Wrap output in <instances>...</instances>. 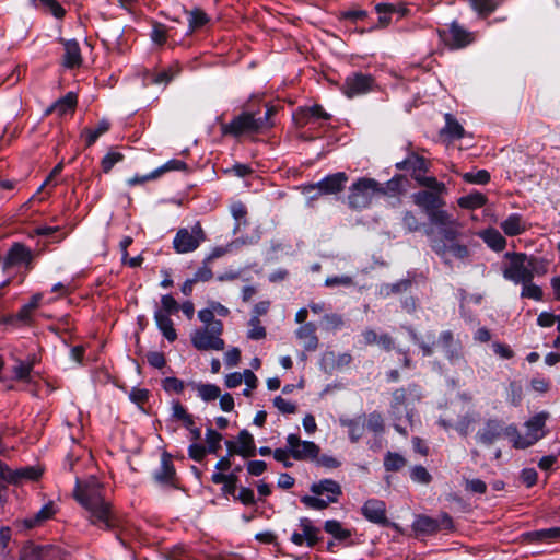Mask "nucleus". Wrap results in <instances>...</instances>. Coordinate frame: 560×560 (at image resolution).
Segmentation results:
<instances>
[{"label": "nucleus", "instance_id": "nucleus-1", "mask_svg": "<svg viewBox=\"0 0 560 560\" xmlns=\"http://www.w3.org/2000/svg\"><path fill=\"white\" fill-rule=\"evenodd\" d=\"M102 491V483L98 479L90 476L82 480L77 479L73 495L85 511L90 523L102 529H107L113 524V512Z\"/></svg>", "mask_w": 560, "mask_h": 560}, {"label": "nucleus", "instance_id": "nucleus-2", "mask_svg": "<svg viewBox=\"0 0 560 560\" xmlns=\"http://www.w3.org/2000/svg\"><path fill=\"white\" fill-rule=\"evenodd\" d=\"M504 258L509 262L502 268V276L514 284H522L548 272V260L545 258L515 252L505 253Z\"/></svg>", "mask_w": 560, "mask_h": 560}, {"label": "nucleus", "instance_id": "nucleus-3", "mask_svg": "<svg viewBox=\"0 0 560 560\" xmlns=\"http://www.w3.org/2000/svg\"><path fill=\"white\" fill-rule=\"evenodd\" d=\"M547 417L546 412H539L529 418L524 424L525 434H521L514 424H510L504 429V435L515 448L529 447L545 436Z\"/></svg>", "mask_w": 560, "mask_h": 560}, {"label": "nucleus", "instance_id": "nucleus-4", "mask_svg": "<svg viewBox=\"0 0 560 560\" xmlns=\"http://www.w3.org/2000/svg\"><path fill=\"white\" fill-rule=\"evenodd\" d=\"M311 492L313 495H304L301 502L313 510H324L329 504L338 502L342 495L341 486L332 479H322L312 483Z\"/></svg>", "mask_w": 560, "mask_h": 560}, {"label": "nucleus", "instance_id": "nucleus-5", "mask_svg": "<svg viewBox=\"0 0 560 560\" xmlns=\"http://www.w3.org/2000/svg\"><path fill=\"white\" fill-rule=\"evenodd\" d=\"M385 188L375 179L362 177L350 187L349 205L354 209H363L370 206L375 198L385 195Z\"/></svg>", "mask_w": 560, "mask_h": 560}, {"label": "nucleus", "instance_id": "nucleus-6", "mask_svg": "<svg viewBox=\"0 0 560 560\" xmlns=\"http://www.w3.org/2000/svg\"><path fill=\"white\" fill-rule=\"evenodd\" d=\"M222 322L213 323V326H202L190 332L191 345L199 351H222L225 342L222 339Z\"/></svg>", "mask_w": 560, "mask_h": 560}, {"label": "nucleus", "instance_id": "nucleus-7", "mask_svg": "<svg viewBox=\"0 0 560 560\" xmlns=\"http://www.w3.org/2000/svg\"><path fill=\"white\" fill-rule=\"evenodd\" d=\"M272 109H267L264 117L255 118L252 114L243 113L235 117L231 122L222 125V133L238 137L247 132L259 131L269 128L271 122L269 116Z\"/></svg>", "mask_w": 560, "mask_h": 560}, {"label": "nucleus", "instance_id": "nucleus-8", "mask_svg": "<svg viewBox=\"0 0 560 560\" xmlns=\"http://www.w3.org/2000/svg\"><path fill=\"white\" fill-rule=\"evenodd\" d=\"M206 241L205 231L199 222L190 229L182 228L173 240V248L177 254H187L196 250Z\"/></svg>", "mask_w": 560, "mask_h": 560}, {"label": "nucleus", "instance_id": "nucleus-9", "mask_svg": "<svg viewBox=\"0 0 560 560\" xmlns=\"http://www.w3.org/2000/svg\"><path fill=\"white\" fill-rule=\"evenodd\" d=\"M287 443L291 456L295 460L315 462L320 453L319 446L312 442L302 440L298 434L291 433L287 436Z\"/></svg>", "mask_w": 560, "mask_h": 560}, {"label": "nucleus", "instance_id": "nucleus-10", "mask_svg": "<svg viewBox=\"0 0 560 560\" xmlns=\"http://www.w3.org/2000/svg\"><path fill=\"white\" fill-rule=\"evenodd\" d=\"M374 86V79L371 75L357 72L346 78L342 92L348 98H352L373 91Z\"/></svg>", "mask_w": 560, "mask_h": 560}, {"label": "nucleus", "instance_id": "nucleus-11", "mask_svg": "<svg viewBox=\"0 0 560 560\" xmlns=\"http://www.w3.org/2000/svg\"><path fill=\"white\" fill-rule=\"evenodd\" d=\"M299 529L291 535V541L295 546L313 547L319 540L320 528L315 526L313 521L307 517H301Z\"/></svg>", "mask_w": 560, "mask_h": 560}, {"label": "nucleus", "instance_id": "nucleus-12", "mask_svg": "<svg viewBox=\"0 0 560 560\" xmlns=\"http://www.w3.org/2000/svg\"><path fill=\"white\" fill-rule=\"evenodd\" d=\"M429 220L432 224L443 229L442 233L444 238L454 241L459 229V222L453 218L447 211L435 208L428 213Z\"/></svg>", "mask_w": 560, "mask_h": 560}, {"label": "nucleus", "instance_id": "nucleus-13", "mask_svg": "<svg viewBox=\"0 0 560 560\" xmlns=\"http://www.w3.org/2000/svg\"><path fill=\"white\" fill-rule=\"evenodd\" d=\"M35 363V357L27 359L26 361L19 358L12 359V364L9 366V371L3 373V381H20L31 382L33 380V366Z\"/></svg>", "mask_w": 560, "mask_h": 560}, {"label": "nucleus", "instance_id": "nucleus-14", "mask_svg": "<svg viewBox=\"0 0 560 560\" xmlns=\"http://www.w3.org/2000/svg\"><path fill=\"white\" fill-rule=\"evenodd\" d=\"M394 404L392 406V412L396 420L395 429L401 433L407 434V431L401 428L400 421L402 418V413L405 412V417L407 421L412 425V412L411 409L408 408L407 398H406V392L405 389H397L393 394Z\"/></svg>", "mask_w": 560, "mask_h": 560}, {"label": "nucleus", "instance_id": "nucleus-15", "mask_svg": "<svg viewBox=\"0 0 560 560\" xmlns=\"http://www.w3.org/2000/svg\"><path fill=\"white\" fill-rule=\"evenodd\" d=\"M432 248L446 262H450L452 259H464L468 256V248L458 243L446 245L443 242H434Z\"/></svg>", "mask_w": 560, "mask_h": 560}, {"label": "nucleus", "instance_id": "nucleus-16", "mask_svg": "<svg viewBox=\"0 0 560 560\" xmlns=\"http://www.w3.org/2000/svg\"><path fill=\"white\" fill-rule=\"evenodd\" d=\"M362 514L364 517L376 524L386 523V505L383 501L377 499L368 500L362 506Z\"/></svg>", "mask_w": 560, "mask_h": 560}, {"label": "nucleus", "instance_id": "nucleus-17", "mask_svg": "<svg viewBox=\"0 0 560 560\" xmlns=\"http://www.w3.org/2000/svg\"><path fill=\"white\" fill-rule=\"evenodd\" d=\"M348 180V176L343 172H338L326 176L317 183L320 194L330 195L341 191Z\"/></svg>", "mask_w": 560, "mask_h": 560}, {"label": "nucleus", "instance_id": "nucleus-18", "mask_svg": "<svg viewBox=\"0 0 560 560\" xmlns=\"http://www.w3.org/2000/svg\"><path fill=\"white\" fill-rule=\"evenodd\" d=\"M500 228L506 236H517L528 230V223L520 213H511L500 223Z\"/></svg>", "mask_w": 560, "mask_h": 560}, {"label": "nucleus", "instance_id": "nucleus-19", "mask_svg": "<svg viewBox=\"0 0 560 560\" xmlns=\"http://www.w3.org/2000/svg\"><path fill=\"white\" fill-rule=\"evenodd\" d=\"M315 331L316 327L313 323H305L295 331L296 338L303 343L306 351H314L318 347V338Z\"/></svg>", "mask_w": 560, "mask_h": 560}, {"label": "nucleus", "instance_id": "nucleus-20", "mask_svg": "<svg viewBox=\"0 0 560 560\" xmlns=\"http://www.w3.org/2000/svg\"><path fill=\"white\" fill-rule=\"evenodd\" d=\"M339 422L342 427L348 429V434L352 442H357L364 434L365 427H366L365 415H361L354 419L340 417Z\"/></svg>", "mask_w": 560, "mask_h": 560}, {"label": "nucleus", "instance_id": "nucleus-21", "mask_svg": "<svg viewBox=\"0 0 560 560\" xmlns=\"http://www.w3.org/2000/svg\"><path fill=\"white\" fill-rule=\"evenodd\" d=\"M474 40L472 35L457 25L456 23H452L446 42L452 48H462L466 45L470 44Z\"/></svg>", "mask_w": 560, "mask_h": 560}, {"label": "nucleus", "instance_id": "nucleus-22", "mask_svg": "<svg viewBox=\"0 0 560 560\" xmlns=\"http://www.w3.org/2000/svg\"><path fill=\"white\" fill-rule=\"evenodd\" d=\"M502 432L504 433L501 422L495 419H490L485 423L483 428L478 431L476 438L481 443L490 444L500 438Z\"/></svg>", "mask_w": 560, "mask_h": 560}, {"label": "nucleus", "instance_id": "nucleus-23", "mask_svg": "<svg viewBox=\"0 0 560 560\" xmlns=\"http://www.w3.org/2000/svg\"><path fill=\"white\" fill-rule=\"evenodd\" d=\"M413 202L422 208L427 214L435 208L444 206V201L433 192L419 191L412 195Z\"/></svg>", "mask_w": 560, "mask_h": 560}, {"label": "nucleus", "instance_id": "nucleus-24", "mask_svg": "<svg viewBox=\"0 0 560 560\" xmlns=\"http://www.w3.org/2000/svg\"><path fill=\"white\" fill-rule=\"evenodd\" d=\"M478 235L494 252H502L506 247L505 237L497 229L482 230Z\"/></svg>", "mask_w": 560, "mask_h": 560}, {"label": "nucleus", "instance_id": "nucleus-25", "mask_svg": "<svg viewBox=\"0 0 560 560\" xmlns=\"http://www.w3.org/2000/svg\"><path fill=\"white\" fill-rule=\"evenodd\" d=\"M398 170L410 171L413 178L416 174H424L427 172L425 160L417 154H409L404 161L396 163Z\"/></svg>", "mask_w": 560, "mask_h": 560}, {"label": "nucleus", "instance_id": "nucleus-26", "mask_svg": "<svg viewBox=\"0 0 560 560\" xmlns=\"http://www.w3.org/2000/svg\"><path fill=\"white\" fill-rule=\"evenodd\" d=\"M32 254L28 248L21 244H15L8 252L5 257V265H27L31 261Z\"/></svg>", "mask_w": 560, "mask_h": 560}, {"label": "nucleus", "instance_id": "nucleus-27", "mask_svg": "<svg viewBox=\"0 0 560 560\" xmlns=\"http://www.w3.org/2000/svg\"><path fill=\"white\" fill-rule=\"evenodd\" d=\"M174 475L175 469L171 456L164 453L161 457L160 468L154 474V479L161 485H168L172 482Z\"/></svg>", "mask_w": 560, "mask_h": 560}, {"label": "nucleus", "instance_id": "nucleus-28", "mask_svg": "<svg viewBox=\"0 0 560 560\" xmlns=\"http://www.w3.org/2000/svg\"><path fill=\"white\" fill-rule=\"evenodd\" d=\"M234 452L244 457H249L255 454L256 447L254 443V438L247 430H242L238 433Z\"/></svg>", "mask_w": 560, "mask_h": 560}, {"label": "nucleus", "instance_id": "nucleus-29", "mask_svg": "<svg viewBox=\"0 0 560 560\" xmlns=\"http://www.w3.org/2000/svg\"><path fill=\"white\" fill-rule=\"evenodd\" d=\"M77 105V95L73 92H69L63 97L58 100L47 109V113L55 112L58 116H63L72 113Z\"/></svg>", "mask_w": 560, "mask_h": 560}, {"label": "nucleus", "instance_id": "nucleus-30", "mask_svg": "<svg viewBox=\"0 0 560 560\" xmlns=\"http://www.w3.org/2000/svg\"><path fill=\"white\" fill-rule=\"evenodd\" d=\"M154 320L160 331L168 341L173 342L176 340L177 332L173 326L171 317H168L167 314H163V312H154Z\"/></svg>", "mask_w": 560, "mask_h": 560}, {"label": "nucleus", "instance_id": "nucleus-31", "mask_svg": "<svg viewBox=\"0 0 560 560\" xmlns=\"http://www.w3.org/2000/svg\"><path fill=\"white\" fill-rule=\"evenodd\" d=\"M81 63V54L79 44L75 40L65 43L63 65L68 68L77 67Z\"/></svg>", "mask_w": 560, "mask_h": 560}, {"label": "nucleus", "instance_id": "nucleus-32", "mask_svg": "<svg viewBox=\"0 0 560 560\" xmlns=\"http://www.w3.org/2000/svg\"><path fill=\"white\" fill-rule=\"evenodd\" d=\"M442 135L448 139H460L465 135L463 126L451 115H445V127L442 129Z\"/></svg>", "mask_w": 560, "mask_h": 560}, {"label": "nucleus", "instance_id": "nucleus-33", "mask_svg": "<svg viewBox=\"0 0 560 560\" xmlns=\"http://www.w3.org/2000/svg\"><path fill=\"white\" fill-rule=\"evenodd\" d=\"M324 529L327 534L337 540H346L351 536V530L343 527L337 520H328L324 524Z\"/></svg>", "mask_w": 560, "mask_h": 560}, {"label": "nucleus", "instance_id": "nucleus-34", "mask_svg": "<svg viewBox=\"0 0 560 560\" xmlns=\"http://www.w3.org/2000/svg\"><path fill=\"white\" fill-rule=\"evenodd\" d=\"M412 528L420 534H432L439 529V523L432 517L420 515L413 521Z\"/></svg>", "mask_w": 560, "mask_h": 560}, {"label": "nucleus", "instance_id": "nucleus-35", "mask_svg": "<svg viewBox=\"0 0 560 560\" xmlns=\"http://www.w3.org/2000/svg\"><path fill=\"white\" fill-rule=\"evenodd\" d=\"M458 206L464 209H477L486 205L487 197L478 191L463 196L458 199Z\"/></svg>", "mask_w": 560, "mask_h": 560}, {"label": "nucleus", "instance_id": "nucleus-36", "mask_svg": "<svg viewBox=\"0 0 560 560\" xmlns=\"http://www.w3.org/2000/svg\"><path fill=\"white\" fill-rule=\"evenodd\" d=\"M42 472L43 470L37 467H25L15 471L11 470L12 479L9 480V483H18L23 479L36 480L42 476Z\"/></svg>", "mask_w": 560, "mask_h": 560}, {"label": "nucleus", "instance_id": "nucleus-37", "mask_svg": "<svg viewBox=\"0 0 560 560\" xmlns=\"http://www.w3.org/2000/svg\"><path fill=\"white\" fill-rule=\"evenodd\" d=\"M195 388L201 400L209 402L220 397V387L215 384H196Z\"/></svg>", "mask_w": 560, "mask_h": 560}, {"label": "nucleus", "instance_id": "nucleus-38", "mask_svg": "<svg viewBox=\"0 0 560 560\" xmlns=\"http://www.w3.org/2000/svg\"><path fill=\"white\" fill-rule=\"evenodd\" d=\"M187 165L182 160L172 159L164 163L162 166L153 171L151 174L147 175V178H156L159 175L165 172L171 171H184L186 170Z\"/></svg>", "mask_w": 560, "mask_h": 560}, {"label": "nucleus", "instance_id": "nucleus-39", "mask_svg": "<svg viewBox=\"0 0 560 560\" xmlns=\"http://www.w3.org/2000/svg\"><path fill=\"white\" fill-rule=\"evenodd\" d=\"M172 417L178 421L183 422V425L185 428H190L194 424V418L191 415L187 412V410L184 408V406L178 402L174 401L172 404Z\"/></svg>", "mask_w": 560, "mask_h": 560}, {"label": "nucleus", "instance_id": "nucleus-40", "mask_svg": "<svg viewBox=\"0 0 560 560\" xmlns=\"http://www.w3.org/2000/svg\"><path fill=\"white\" fill-rule=\"evenodd\" d=\"M296 115H301L304 124H310L313 118L328 119L329 115L323 110L319 105L300 108Z\"/></svg>", "mask_w": 560, "mask_h": 560}, {"label": "nucleus", "instance_id": "nucleus-41", "mask_svg": "<svg viewBox=\"0 0 560 560\" xmlns=\"http://www.w3.org/2000/svg\"><path fill=\"white\" fill-rule=\"evenodd\" d=\"M521 296L534 301H541L542 289L538 284L534 283L533 280H527L526 282L522 283Z\"/></svg>", "mask_w": 560, "mask_h": 560}, {"label": "nucleus", "instance_id": "nucleus-42", "mask_svg": "<svg viewBox=\"0 0 560 560\" xmlns=\"http://www.w3.org/2000/svg\"><path fill=\"white\" fill-rule=\"evenodd\" d=\"M109 129V121L102 119L94 129L84 131L86 144L92 145L100 136L105 133Z\"/></svg>", "mask_w": 560, "mask_h": 560}, {"label": "nucleus", "instance_id": "nucleus-43", "mask_svg": "<svg viewBox=\"0 0 560 560\" xmlns=\"http://www.w3.org/2000/svg\"><path fill=\"white\" fill-rule=\"evenodd\" d=\"M375 10L380 14L378 24L376 26L372 27V30H374L376 27H386L387 25H389V23L392 21L390 14L394 11V7L392 4H387V3H378L375 7Z\"/></svg>", "mask_w": 560, "mask_h": 560}, {"label": "nucleus", "instance_id": "nucleus-44", "mask_svg": "<svg viewBox=\"0 0 560 560\" xmlns=\"http://www.w3.org/2000/svg\"><path fill=\"white\" fill-rule=\"evenodd\" d=\"M463 179L469 184L485 185L490 180V174L486 170L467 172L462 175Z\"/></svg>", "mask_w": 560, "mask_h": 560}, {"label": "nucleus", "instance_id": "nucleus-45", "mask_svg": "<svg viewBox=\"0 0 560 560\" xmlns=\"http://www.w3.org/2000/svg\"><path fill=\"white\" fill-rule=\"evenodd\" d=\"M406 464L405 458L397 453L388 452L384 458V467L388 471H395L404 467Z\"/></svg>", "mask_w": 560, "mask_h": 560}, {"label": "nucleus", "instance_id": "nucleus-46", "mask_svg": "<svg viewBox=\"0 0 560 560\" xmlns=\"http://www.w3.org/2000/svg\"><path fill=\"white\" fill-rule=\"evenodd\" d=\"M248 324L250 328L247 331V337L249 339L260 340L266 337V329L260 325V320L257 316H252Z\"/></svg>", "mask_w": 560, "mask_h": 560}, {"label": "nucleus", "instance_id": "nucleus-47", "mask_svg": "<svg viewBox=\"0 0 560 560\" xmlns=\"http://www.w3.org/2000/svg\"><path fill=\"white\" fill-rule=\"evenodd\" d=\"M416 180L427 188L433 189L435 192H443L445 185L439 182L435 177L425 176L424 174H416Z\"/></svg>", "mask_w": 560, "mask_h": 560}, {"label": "nucleus", "instance_id": "nucleus-48", "mask_svg": "<svg viewBox=\"0 0 560 560\" xmlns=\"http://www.w3.org/2000/svg\"><path fill=\"white\" fill-rule=\"evenodd\" d=\"M33 2L48 10L57 19L62 18L65 14V10L56 0H33Z\"/></svg>", "mask_w": 560, "mask_h": 560}, {"label": "nucleus", "instance_id": "nucleus-49", "mask_svg": "<svg viewBox=\"0 0 560 560\" xmlns=\"http://www.w3.org/2000/svg\"><path fill=\"white\" fill-rule=\"evenodd\" d=\"M47 550L44 547L25 548L20 560H48Z\"/></svg>", "mask_w": 560, "mask_h": 560}, {"label": "nucleus", "instance_id": "nucleus-50", "mask_svg": "<svg viewBox=\"0 0 560 560\" xmlns=\"http://www.w3.org/2000/svg\"><path fill=\"white\" fill-rule=\"evenodd\" d=\"M222 435L213 429H207L206 431V442L208 452L217 453V451L221 447Z\"/></svg>", "mask_w": 560, "mask_h": 560}, {"label": "nucleus", "instance_id": "nucleus-51", "mask_svg": "<svg viewBox=\"0 0 560 560\" xmlns=\"http://www.w3.org/2000/svg\"><path fill=\"white\" fill-rule=\"evenodd\" d=\"M177 301L170 294L162 295L161 298V308L155 312H163V314H167L170 317L171 314L175 313L178 310Z\"/></svg>", "mask_w": 560, "mask_h": 560}, {"label": "nucleus", "instance_id": "nucleus-52", "mask_svg": "<svg viewBox=\"0 0 560 560\" xmlns=\"http://www.w3.org/2000/svg\"><path fill=\"white\" fill-rule=\"evenodd\" d=\"M56 513V508L52 502H48L36 513L35 520H31L28 526H33L34 523L44 522L52 517Z\"/></svg>", "mask_w": 560, "mask_h": 560}, {"label": "nucleus", "instance_id": "nucleus-53", "mask_svg": "<svg viewBox=\"0 0 560 560\" xmlns=\"http://www.w3.org/2000/svg\"><path fill=\"white\" fill-rule=\"evenodd\" d=\"M273 406L283 415H290L296 411L295 404L283 398L282 396H276L273 398Z\"/></svg>", "mask_w": 560, "mask_h": 560}, {"label": "nucleus", "instance_id": "nucleus-54", "mask_svg": "<svg viewBox=\"0 0 560 560\" xmlns=\"http://www.w3.org/2000/svg\"><path fill=\"white\" fill-rule=\"evenodd\" d=\"M208 21V18L205 12L201 10L195 9L189 13V30L194 31L202 25H205Z\"/></svg>", "mask_w": 560, "mask_h": 560}, {"label": "nucleus", "instance_id": "nucleus-55", "mask_svg": "<svg viewBox=\"0 0 560 560\" xmlns=\"http://www.w3.org/2000/svg\"><path fill=\"white\" fill-rule=\"evenodd\" d=\"M410 478L415 482L429 483L431 480V475L428 472V470L423 466H415L410 470Z\"/></svg>", "mask_w": 560, "mask_h": 560}, {"label": "nucleus", "instance_id": "nucleus-56", "mask_svg": "<svg viewBox=\"0 0 560 560\" xmlns=\"http://www.w3.org/2000/svg\"><path fill=\"white\" fill-rule=\"evenodd\" d=\"M469 2L474 10L479 13H490L497 7V3L493 0H469Z\"/></svg>", "mask_w": 560, "mask_h": 560}, {"label": "nucleus", "instance_id": "nucleus-57", "mask_svg": "<svg viewBox=\"0 0 560 560\" xmlns=\"http://www.w3.org/2000/svg\"><path fill=\"white\" fill-rule=\"evenodd\" d=\"M40 300H42V294L37 293V294L33 295L31 301L21 308V311L19 313L20 318L23 320L27 319L30 317L32 311L39 305Z\"/></svg>", "mask_w": 560, "mask_h": 560}, {"label": "nucleus", "instance_id": "nucleus-58", "mask_svg": "<svg viewBox=\"0 0 560 560\" xmlns=\"http://www.w3.org/2000/svg\"><path fill=\"white\" fill-rule=\"evenodd\" d=\"M223 360L228 368L236 366L241 361V350L236 347L229 349L224 353Z\"/></svg>", "mask_w": 560, "mask_h": 560}, {"label": "nucleus", "instance_id": "nucleus-59", "mask_svg": "<svg viewBox=\"0 0 560 560\" xmlns=\"http://www.w3.org/2000/svg\"><path fill=\"white\" fill-rule=\"evenodd\" d=\"M272 454H273V458L277 462L281 463L284 467H287V468L292 467L293 463L290 459V457H292V456H291V453H290L288 446L285 448H276Z\"/></svg>", "mask_w": 560, "mask_h": 560}, {"label": "nucleus", "instance_id": "nucleus-60", "mask_svg": "<svg viewBox=\"0 0 560 560\" xmlns=\"http://www.w3.org/2000/svg\"><path fill=\"white\" fill-rule=\"evenodd\" d=\"M122 159L118 152H109L102 160V167L104 172H109L112 167Z\"/></svg>", "mask_w": 560, "mask_h": 560}, {"label": "nucleus", "instance_id": "nucleus-61", "mask_svg": "<svg viewBox=\"0 0 560 560\" xmlns=\"http://www.w3.org/2000/svg\"><path fill=\"white\" fill-rule=\"evenodd\" d=\"M208 262H206V260L203 261V266H201L200 268H198L192 277V281L195 282H199V281H209L213 273H212V270L211 268L207 265Z\"/></svg>", "mask_w": 560, "mask_h": 560}, {"label": "nucleus", "instance_id": "nucleus-62", "mask_svg": "<svg viewBox=\"0 0 560 560\" xmlns=\"http://www.w3.org/2000/svg\"><path fill=\"white\" fill-rule=\"evenodd\" d=\"M314 463L318 466H322V467H325L328 469H334V468H337L340 466V462L331 455H323V456L318 455L317 459H315Z\"/></svg>", "mask_w": 560, "mask_h": 560}, {"label": "nucleus", "instance_id": "nucleus-63", "mask_svg": "<svg viewBox=\"0 0 560 560\" xmlns=\"http://www.w3.org/2000/svg\"><path fill=\"white\" fill-rule=\"evenodd\" d=\"M366 425L370 430L374 432H382L383 431V419L380 413L372 412L366 418Z\"/></svg>", "mask_w": 560, "mask_h": 560}, {"label": "nucleus", "instance_id": "nucleus-64", "mask_svg": "<svg viewBox=\"0 0 560 560\" xmlns=\"http://www.w3.org/2000/svg\"><path fill=\"white\" fill-rule=\"evenodd\" d=\"M163 387L167 392L180 393L184 389V382L177 377H166L163 381Z\"/></svg>", "mask_w": 560, "mask_h": 560}]
</instances>
